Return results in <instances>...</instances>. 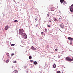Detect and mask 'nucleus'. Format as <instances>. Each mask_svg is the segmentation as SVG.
Instances as JSON below:
<instances>
[{
    "mask_svg": "<svg viewBox=\"0 0 73 73\" xmlns=\"http://www.w3.org/2000/svg\"><path fill=\"white\" fill-rule=\"evenodd\" d=\"M66 60L67 61H69L70 62H71L73 60L72 59H71L68 56L66 57Z\"/></svg>",
    "mask_w": 73,
    "mask_h": 73,
    "instance_id": "f257e3e1",
    "label": "nucleus"
},
{
    "mask_svg": "<svg viewBox=\"0 0 73 73\" xmlns=\"http://www.w3.org/2000/svg\"><path fill=\"white\" fill-rule=\"evenodd\" d=\"M24 33V30L23 29H20L19 30V34L21 35H22Z\"/></svg>",
    "mask_w": 73,
    "mask_h": 73,
    "instance_id": "f03ea898",
    "label": "nucleus"
},
{
    "mask_svg": "<svg viewBox=\"0 0 73 73\" xmlns=\"http://www.w3.org/2000/svg\"><path fill=\"white\" fill-rule=\"evenodd\" d=\"M60 27L61 28L63 29V28H64L65 26L64 25V23H62L60 24Z\"/></svg>",
    "mask_w": 73,
    "mask_h": 73,
    "instance_id": "7ed1b4c3",
    "label": "nucleus"
},
{
    "mask_svg": "<svg viewBox=\"0 0 73 73\" xmlns=\"http://www.w3.org/2000/svg\"><path fill=\"white\" fill-rule=\"evenodd\" d=\"M70 12H73V4H72L70 6Z\"/></svg>",
    "mask_w": 73,
    "mask_h": 73,
    "instance_id": "20e7f679",
    "label": "nucleus"
},
{
    "mask_svg": "<svg viewBox=\"0 0 73 73\" xmlns=\"http://www.w3.org/2000/svg\"><path fill=\"white\" fill-rule=\"evenodd\" d=\"M68 39L70 40V41H72L73 40V38H72L69 37L68 38Z\"/></svg>",
    "mask_w": 73,
    "mask_h": 73,
    "instance_id": "39448f33",
    "label": "nucleus"
},
{
    "mask_svg": "<svg viewBox=\"0 0 73 73\" xmlns=\"http://www.w3.org/2000/svg\"><path fill=\"white\" fill-rule=\"evenodd\" d=\"M23 36H24V37H25V38H27V34L25 33H24L23 35Z\"/></svg>",
    "mask_w": 73,
    "mask_h": 73,
    "instance_id": "423d86ee",
    "label": "nucleus"
},
{
    "mask_svg": "<svg viewBox=\"0 0 73 73\" xmlns=\"http://www.w3.org/2000/svg\"><path fill=\"white\" fill-rule=\"evenodd\" d=\"M8 28H9L8 26H6L5 27V30H7L8 29Z\"/></svg>",
    "mask_w": 73,
    "mask_h": 73,
    "instance_id": "0eeeda50",
    "label": "nucleus"
},
{
    "mask_svg": "<svg viewBox=\"0 0 73 73\" xmlns=\"http://www.w3.org/2000/svg\"><path fill=\"white\" fill-rule=\"evenodd\" d=\"M18 73V71L17 70H15L13 71V73Z\"/></svg>",
    "mask_w": 73,
    "mask_h": 73,
    "instance_id": "6e6552de",
    "label": "nucleus"
},
{
    "mask_svg": "<svg viewBox=\"0 0 73 73\" xmlns=\"http://www.w3.org/2000/svg\"><path fill=\"white\" fill-rule=\"evenodd\" d=\"M31 48L33 50H36V48H35V47H33V46H32L31 47Z\"/></svg>",
    "mask_w": 73,
    "mask_h": 73,
    "instance_id": "1a4fd4ad",
    "label": "nucleus"
},
{
    "mask_svg": "<svg viewBox=\"0 0 73 73\" xmlns=\"http://www.w3.org/2000/svg\"><path fill=\"white\" fill-rule=\"evenodd\" d=\"M41 34H42V35H43V36H45V33L43 32H41Z\"/></svg>",
    "mask_w": 73,
    "mask_h": 73,
    "instance_id": "9d476101",
    "label": "nucleus"
},
{
    "mask_svg": "<svg viewBox=\"0 0 73 73\" xmlns=\"http://www.w3.org/2000/svg\"><path fill=\"white\" fill-rule=\"evenodd\" d=\"M51 11H54V8L52 7L51 8Z\"/></svg>",
    "mask_w": 73,
    "mask_h": 73,
    "instance_id": "9b49d317",
    "label": "nucleus"
},
{
    "mask_svg": "<svg viewBox=\"0 0 73 73\" xmlns=\"http://www.w3.org/2000/svg\"><path fill=\"white\" fill-rule=\"evenodd\" d=\"M64 1L65 0H60V1L61 3H63Z\"/></svg>",
    "mask_w": 73,
    "mask_h": 73,
    "instance_id": "f8f14e48",
    "label": "nucleus"
},
{
    "mask_svg": "<svg viewBox=\"0 0 73 73\" xmlns=\"http://www.w3.org/2000/svg\"><path fill=\"white\" fill-rule=\"evenodd\" d=\"M35 20H38V17H35Z\"/></svg>",
    "mask_w": 73,
    "mask_h": 73,
    "instance_id": "ddd939ff",
    "label": "nucleus"
},
{
    "mask_svg": "<svg viewBox=\"0 0 73 73\" xmlns=\"http://www.w3.org/2000/svg\"><path fill=\"white\" fill-rule=\"evenodd\" d=\"M37 62L36 61H35L34 62V64L35 65H37Z\"/></svg>",
    "mask_w": 73,
    "mask_h": 73,
    "instance_id": "4468645a",
    "label": "nucleus"
},
{
    "mask_svg": "<svg viewBox=\"0 0 73 73\" xmlns=\"http://www.w3.org/2000/svg\"><path fill=\"white\" fill-rule=\"evenodd\" d=\"M54 21H58V20H57V19H56V18H54Z\"/></svg>",
    "mask_w": 73,
    "mask_h": 73,
    "instance_id": "2eb2a0df",
    "label": "nucleus"
},
{
    "mask_svg": "<svg viewBox=\"0 0 73 73\" xmlns=\"http://www.w3.org/2000/svg\"><path fill=\"white\" fill-rule=\"evenodd\" d=\"M56 64H54L53 66V67L54 68H56Z\"/></svg>",
    "mask_w": 73,
    "mask_h": 73,
    "instance_id": "dca6fc26",
    "label": "nucleus"
},
{
    "mask_svg": "<svg viewBox=\"0 0 73 73\" xmlns=\"http://www.w3.org/2000/svg\"><path fill=\"white\" fill-rule=\"evenodd\" d=\"M29 58L30 60H31L32 59V56H29Z\"/></svg>",
    "mask_w": 73,
    "mask_h": 73,
    "instance_id": "f3484780",
    "label": "nucleus"
},
{
    "mask_svg": "<svg viewBox=\"0 0 73 73\" xmlns=\"http://www.w3.org/2000/svg\"><path fill=\"white\" fill-rule=\"evenodd\" d=\"M11 46H15V44H11Z\"/></svg>",
    "mask_w": 73,
    "mask_h": 73,
    "instance_id": "a211bd4d",
    "label": "nucleus"
},
{
    "mask_svg": "<svg viewBox=\"0 0 73 73\" xmlns=\"http://www.w3.org/2000/svg\"><path fill=\"white\" fill-rule=\"evenodd\" d=\"M14 22H15L16 23H18V21L17 20H15L14 21Z\"/></svg>",
    "mask_w": 73,
    "mask_h": 73,
    "instance_id": "6ab92c4d",
    "label": "nucleus"
},
{
    "mask_svg": "<svg viewBox=\"0 0 73 73\" xmlns=\"http://www.w3.org/2000/svg\"><path fill=\"white\" fill-rule=\"evenodd\" d=\"M7 56H9V53H7Z\"/></svg>",
    "mask_w": 73,
    "mask_h": 73,
    "instance_id": "aec40b11",
    "label": "nucleus"
},
{
    "mask_svg": "<svg viewBox=\"0 0 73 73\" xmlns=\"http://www.w3.org/2000/svg\"><path fill=\"white\" fill-rule=\"evenodd\" d=\"M45 32H46L48 30H47V29H45Z\"/></svg>",
    "mask_w": 73,
    "mask_h": 73,
    "instance_id": "412c9836",
    "label": "nucleus"
},
{
    "mask_svg": "<svg viewBox=\"0 0 73 73\" xmlns=\"http://www.w3.org/2000/svg\"><path fill=\"white\" fill-rule=\"evenodd\" d=\"M63 4L64 5H65V4H66V2L64 3H63Z\"/></svg>",
    "mask_w": 73,
    "mask_h": 73,
    "instance_id": "4be33fe9",
    "label": "nucleus"
},
{
    "mask_svg": "<svg viewBox=\"0 0 73 73\" xmlns=\"http://www.w3.org/2000/svg\"><path fill=\"white\" fill-rule=\"evenodd\" d=\"M30 61H31V62H33L34 61H33V60H30Z\"/></svg>",
    "mask_w": 73,
    "mask_h": 73,
    "instance_id": "5701e85b",
    "label": "nucleus"
},
{
    "mask_svg": "<svg viewBox=\"0 0 73 73\" xmlns=\"http://www.w3.org/2000/svg\"><path fill=\"white\" fill-rule=\"evenodd\" d=\"M57 73H60V71H57Z\"/></svg>",
    "mask_w": 73,
    "mask_h": 73,
    "instance_id": "b1692460",
    "label": "nucleus"
},
{
    "mask_svg": "<svg viewBox=\"0 0 73 73\" xmlns=\"http://www.w3.org/2000/svg\"><path fill=\"white\" fill-rule=\"evenodd\" d=\"M8 62H9V60H7L6 61V63H8Z\"/></svg>",
    "mask_w": 73,
    "mask_h": 73,
    "instance_id": "393cba45",
    "label": "nucleus"
},
{
    "mask_svg": "<svg viewBox=\"0 0 73 73\" xmlns=\"http://www.w3.org/2000/svg\"><path fill=\"white\" fill-rule=\"evenodd\" d=\"M11 56H14V53H12V54Z\"/></svg>",
    "mask_w": 73,
    "mask_h": 73,
    "instance_id": "a878e982",
    "label": "nucleus"
},
{
    "mask_svg": "<svg viewBox=\"0 0 73 73\" xmlns=\"http://www.w3.org/2000/svg\"><path fill=\"white\" fill-rule=\"evenodd\" d=\"M47 26H48V28L50 27V25H48Z\"/></svg>",
    "mask_w": 73,
    "mask_h": 73,
    "instance_id": "bb28decb",
    "label": "nucleus"
},
{
    "mask_svg": "<svg viewBox=\"0 0 73 73\" xmlns=\"http://www.w3.org/2000/svg\"><path fill=\"white\" fill-rule=\"evenodd\" d=\"M55 50L56 51H57V49H55Z\"/></svg>",
    "mask_w": 73,
    "mask_h": 73,
    "instance_id": "cd10ccee",
    "label": "nucleus"
},
{
    "mask_svg": "<svg viewBox=\"0 0 73 73\" xmlns=\"http://www.w3.org/2000/svg\"><path fill=\"white\" fill-rule=\"evenodd\" d=\"M16 62H17L16 61H15L14 62V63H16Z\"/></svg>",
    "mask_w": 73,
    "mask_h": 73,
    "instance_id": "c85d7f7f",
    "label": "nucleus"
},
{
    "mask_svg": "<svg viewBox=\"0 0 73 73\" xmlns=\"http://www.w3.org/2000/svg\"><path fill=\"white\" fill-rule=\"evenodd\" d=\"M47 15L48 17H49V14H48Z\"/></svg>",
    "mask_w": 73,
    "mask_h": 73,
    "instance_id": "c756f323",
    "label": "nucleus"
},
{
    "mask_svg": "<svg viewBox=\"0 0 73 73\" xmlns=\"http://www.w3.org/2000/svg\"><path fill=\"white\" fill-rule=\"evenodd\" d=\"M49 22H50V23H51V21H49Z\"/></svg>",
    "mask_w": 73,
    "mask_h": 73,
    "instance_id": "7c9ffc66",
    "label": "nucleus"
},
{
    "mask_svg": "<svg viewBox=\"0 0 73 73\" xmlns=\"http://www.w3.org/2000/svg\"><path fill=\"white\" fill-rule=\"evenodd\" d=\"M59 20H61V18H59Z\"/></svg>",
    "mask_w": 73,
    "mask_h": 73,
    "instance_id": "2f4dec72",
    "label": "nucleus"
},
{
    "mask_svg": "<svg viewBox=\"0 0 73 73\" xmlns=\"http://www.w3.org/2000/svg\"><path fill=\"white\" fill-rule=\"evenodd\" d=\"M72 59H73V57H72Z\"/></svg>",
    "mask_w": 73,
    "mask_h": 73,
    "instance_id": "473e14b6",
    "label": "nucleus"
}]
</instances>
